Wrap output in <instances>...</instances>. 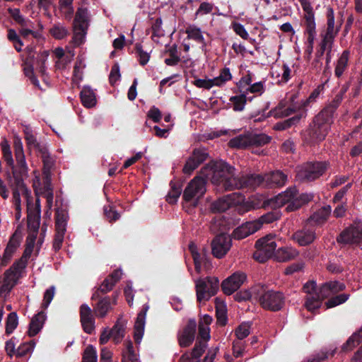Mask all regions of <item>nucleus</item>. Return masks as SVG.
<instances>
[{
  "instance_id": "obj_1",
  "label": "nucleus",
  "mask_w": 362,
  "mask_h": 362,
  "mask_svg": "<svg viewBox=\"0 0 362 362\" xmlns=\"http://www.w3.org/2000/svg\"><path fill=\"white\" fill-rule=\"evenodd\" d=\"M202 174L209 177L211 183L221 189L233 190L247 188L254 189L264 187L263 175L250 174L235 176V169L223 160L211 161L202 170Z\"/></svg>"
},
{
  "instance_id": "obj_2",
  "label": "nucleus",
  "mask_w": 362,
  "mask_h": 362,
  "mask_svg": "<svg viewBox=\"0 0 362 362\" xmlns=\"http://www.w3.org/2000/svg\"><path fill=\"white\" fill-rule=\"evenodd\" d=\"M303 288L306 293L305 307L308 310L313 312L320 308L325 298L343 291L345 285L334 281L327 282L317 288L316 282L310 281L305 284Z\"/></svg>"
},
{
  "instance_id": "obj_3",
  "label": "nucleus",
  "mask_w": 362,
  "mask_h": 362,
  "mask_svg": "<svg viewBox=\"0 0 362 362\" xmlns=\"http://www.w3.org/2000/svg\"><path fill=\"white\" fill-rule=\"evenodd\" d=\"M1 148L4 161L11 169L13 175L20 177L27 176L28 166L25 160L21 139L18 136H15L13 139L16 165L14 164L10 145L6 139H4L1 142Z\"/></svg>"
},
{
  "instance_id": "obj_4",
  "label": "nucleus",
  "mask_w": 362,
  "mask_h": 362,
  "mask_svg": "<svg viewBox=\"0 0 362 362\" xmlns=\"http://www.w3.org/2000/svg\"><path fill=\"white\" fill-rule=\"evenodd\" d=\"M313 199L311 193L299 194L296 187H288L286 191L279 194L268 201V204L273 208L286 206L287 211H293Z\"/></svg>"
},
{
  "instance_id": "obj_5",
  "label": "nucleus",
  "mask_w": 362,
  "mask_h": 362,
  "mask_svg": "<svg viewBox=\"0 0 362 362\" xmlns=\"http://www.w3.org/2000/svg\"><path fill=\"white\" fill-rule=\"evenodd\" d=\"M252 296L258 301L261 307L269 311H279L285 304L283 293L269 289L267 286L257 285L251 290Z\"/></svg>"
},
{
  "instance_id": "obj_6",
  "label": "nucleus",
  "mask_w": 362,
  "mask_h": 362,
  "mask_svg": "<svg viewBox=\"0 0 362 362\" xmlns=\"http://www.w3.org/2000/svg\"><path fill=\"white\" fill-rule=\"evenodd\" d=\"M304 99H300V89L298 88L288 93L286 100L281 101L270 111V114L275 118H283L293 114L300 115L304 112L306 117L307 109L305 105H302Z\"/></svg>"
},
{
  "instance_id": "obj_7",
  "label": "nucleus",
  "mask_w": 362,
  "mask_h": 362,
  "mask_svg": "<svg viewBox=\"0 0 362 362\" xmlns=\"http://www.w3.org/2000/svg\"><path fill=\"white\" fill-rule=\"evenodd\" d=\"M43 162V182L39 176L35 175L33 180V187L37 197H43L47 199V205L50 208L53 204V189L51 184V170L54 165V160L48 154L42 156Z\"/></svg>"
},
{
  "instance_id": "obj_8",
  "label": "nucleus",
  "mask_w": 362,
  "mask_h": 362,
  "mask_svg": "<svg viewBox=\"0 0 362 362\" xmlns=\"http://www.w3.org/2000/svg\"><path fill=\"white\" fill-rule=\"evenodd\" d=\"M321 111L314 119L313 124L303 133L304 141L309 144H315L325 139L332 123V119Z\"/></svg>"
},
{
  "instance_id": "obj_9",
  "label": "nucleus",
  "mask_w": 362,
  "mask_h": 362,
  "mask_svg": "<svg viewBox=\"0 0 362 362\" xmlns=\"http://www.w3.org/2000/svg\"><path fill=\"white\" fill-rule=\"evenodd\" d=\"M90 22V15L86 8H78L73 22V36L71 42L74 47L83 45Z\"/></svg>"
},
{
  "instance_id": "obj_10",
  "label": "nucleus",
  "mask_w": 362,
  "mask_h": 362,
  "mask_svg": "<svg viewBox=\"0 0 362 362\" xmlns=\"http://www.w3.org/2000/svg\"><path fill=\"white\" fill-rule=\"evenodd\" d=\"M326 17L327 28L320 43V50L316 54V59L313 62L315 66H317L318 64H320V66L322 65L319 58L323 55L327 49L332 48L334 40L341 28V24L335 25L334 14L332 8L328 7L327 8Z\"/></svg>"
},
{
  "instance_id": "obj_11",
  "label": "nucleus",
  "mask_w": 362,
  "mask_h": 362,
  "mask_svg": "<svg viewBox=\"0 0 362 362\" xmlns=\"http://www.w3.org/2000/svg\"><path fill=\"white\" fill-rule=\"evenodd\" d=\"M203 167L199 175L194 177L187 185L183 192V199L186 202L190 203L193 206L198 204L199 200L204 196L206 191V181L211 180L202 174Z\"/></svg>"
},
{
  "instance_id": "obj_12",
  "label": "nucleus",
  "mask_w": 362,
  "mask_h": 362,
  "mask_svg": "<svg viewBox=\"0 0 362 362\" xmlns=\"http://www.w3.org/2000/svg\"><path fill=\"white\" fill-rule=\"evenodd\" d=\"M328 167L327 162H308L298 167L296 177L302 182L313 181L322 176Z\"/></svg>"
},
{
  "instance_id": "obj_13",
  "label": "nucleus",
  "mask_w": 362,
  "mask_h": 362,
  "mask_svg": "<svg viewBox=\"0 0 362 362\" xmlns=\"http://www.w3.org/2000/svg\"><path fill=\"white\" fill-rule=\"evenodd\" d=\"M271 138L264 134H240L229 141L232 148H245L252 146H262L268 144Z\"/></svg>"
},
{
  "instance_id": "obj_14",
  "label": "nucleus",
  "mask_w": 362,
  "mask_h": 362,
  "mask_svg": "<svg viewBox=\"0 0 362 362\" xmlns=\"http://www.w3.org/2000/svg\"><path fill=\"white\" fill-rule=\"evenodd\" d=\"M218 279L216 277H206L195 281L197 298L199 303L209 300L218 290Z\"/></svg>"
},
{
  "instance_id": "obj_15",
  "label": "nucleus",
  "mask_w": 362,
  "mask_h": 362,
  "mask_svg": "<svg viewBox=\"0 0 362 362\" xmlns=\"http://www.w3.org/2000/svg\"><path fill=\"white\" fill-rule=\"evenodd\" d=\"M275 235L269 234L265 237L259 239L256 243V251L253 254V257L259 262H264L271 257L274 258L276 252V243L274 240Z\"/></svg>"
},
{
  "instance_id": "obj_16",
  "label": "nucleus",
  "mask_w": 362,
  "mask_h": 362,
  "mask_svg": "<svg viewBox=\"0 0 362 362\" xmlns=\"http://www.w3.org/2000/svg\"><path fill=\"white\" fill-rule=\"evenodd\" d=\"M244 196L238 192H234L219 198L211 205L214 212H223L232 206L241 204L244 202Z\"/></svg>"
},
{
  "instance_id": "obj_17",
  "label": "nucleus",
  "mask_w": 362,
  "mask_h": 362,
  "mask_svg": "<svg viewBox=\"0 0 362 362\" xmlns=\"http://www.w3.org/2000/svg\"><path fill=\"white\" fill-rule=\"evenodd\" d=\"M337 240L346 244L358 245L362 243V223L360 221L354 222L341 233Z\"/></svg>"
},
{
  "instance_id": "obj_18",
  "label": "nucleus",
  "mask_w": 362,
  "mask_h": 362,
  "mask_svg": "<svg viewBox=\"0 0 362 362\" xmlns=\"http://www.w3.org/2000/svg\"><path fill=\"white\" fill-rule=\"evenodd\" d=\"M232 245L231 238L225 233L217 235L211 243L212 254L216 258L223 257Z\"/></svg>"
},
{
  "instance_id": "obj_19",
  "label": "nucleus",
  "mask_w": 362,
  "mask_h": 362,
  "mask_svg": "<svg viewBox=\"0 0 362 362\" xmlns=\"http://www.w3.org/2000/svg\"><path fill=\"white\" fill-rule=\"evenodd\" d=\"M246 280V275L237 272L225 279L221 284L222 290L226 295H230L237 291Z\"/></svg>"
},
{
  "instance_id": "obj_20",
  "label": "nucleus",
  "mask_w": 362,
  "mask_h": 362,
  "mask_svg": "<svg viewBox=\"0 0 362 362\" xmlns=\"http://www.w3.org/2000/svg\"><path fill=\"white\" fill-rule=\"evenodd\" d=\"M30 194V190L28 189L22 181H18L13 192V202L16 209V218L17 220H19L21 216V196L24 197L28 202Z\"/></svg>"
},
{
  "instance_id": "obj_21",
  "label": "nucleus",
  "mask_w": 362,
  "mask_h": 362,
  "mask_svg": "<svg viewBox=\"0 0 362 362\" xmlns=\"http://www.w3.org/2000/svg\"><path fill=\"white\" fill-rule=\"evenodd\" d=\"M208 153L204 149L194 150L192 156L187 159L184 168L183 173L190 175L207 158Z\"/></svg>"
},
{
  "instance_id": "obj_22",
  "label": "nucleus",
  "mask_w": 362,
  "mask_h": 362,
  "mask_svg": "<svg viewBox=\"0 0 362 362\" xmlns=\"http://www.w3.org/2000/svg\"><path fill=\"white\" fill-rule=\"evenodd\" d=\"M80 320L83 331L91 334L95 329V317L92 309L87 304L80 307Z\"/></svg>"
},
{
  "instance_id": "obj_23",
  "label": "nucleus",
  "mask_w": 362,
  "mask_h": 362,
  "mask_svg": "<svg viewBox=\"0 0 362 362\" xmlns=\"http://www.w3.org/2000/svg\"><path fill=\"white\" fill-rule=\"evenodd\" d=\"M210 339V330L207 325L203 322L199 325V336L194 347V354L198 356L202 354L206 348L207 341Z\"/></svg>"
},
{
  "instance_id": "obj_24",
  "label": "nucleus",
  "mask_w": 362,
  "mask_h": 362,
  "mask_svg": "<svg viewBox=\"0 0 362 362\" xmlns=\"http://www.w3.org/2000/svg\"><path fill=\"white\" fill-rule=\"evenodd\" d=\"M305 15V32L307 38L310 41L315 40L316 37V23L315 20V13L311 5L303 8Z\"/></svg>"
},
{
  "instance_id": "obj_25",
  "label": "nucleus",
  "mask_w": 362,
  "mask_h": 362,
  "mask_svg": "<svg viewBox=\"0 0 362 362\" xmlns=\"http://www.w3.org/2000/svg\"><path fill=\"white\" fill-rule=\"evenodd\" d=\"M264 187H281L287 182V175L280 170H276L263 175Z\"/></svg>"
},
{
  "instance_id": "obj_26",
  "label": "nucleus",
  "mask_w": 362,
  "mask_h": 362,
  "mask_svg": "<svg viewBox=\"0 0 362 362\" xmlns=\"http://www.w3.org/2000/svg\"><path fill=\"white\" fill-rule=\"evenodd\" d=\"M196 327L195 320H190L182 332L179 334L178 339L181 346L187 347L192 344L194 339Z\"/></svg>"
},
{
  "instance_id": "obj_27",
  "label": "nucleus",
  "mask_w": 362,
  "mask_h": 362,
  "mask_svg": "<svg viewBox=\"0 0 362 362\" xmlns=\"http://www.w3.org/2000/svg\"><path fill=\"white\" fill-rule=\"evenodd\" d=\"M259 229V223L252 221L242 224L235 228L233 233V235L235 239L241 240L255 233Z\"/></svg>"
},
{
  "instance_id": "obj_28",
  "label": "nucleus",
  "mask_w": 362,
  "mask_h": 362,
  "mask_svg": "<svg viewBox=\"0 0 362 362\" xmlns=\"http://www.w3.org/2000/svg\"><path fill=\"white\" fill-rule=\"evenodd\" d=\"M21 242V236L18 232H15L11 237L4 252V263H8L18 250Z\"/></svg>"
},
{
  "instance_id": "obj_29",
  "label": "nucleus",
  "mask_w": 362,
  "mask_h": 362,
  "mask_svg": "<svg viewBox=\"0 0 362 362\" xmlns=\"http://www.w3.org/2000/svg\"><path fill=\"white\" fill-rule=\"evenodd\" d=\"M40 224V210L31 212L28 209V227L30 230L29 238L32 240H35Z\"/></svg>"
},
{
  "instance_id": "obj_30",
  "label": "nucleus",
  "mask_w": 362,
  "mask_h": 362,
  "mask_svg": "<svg viewBox=\"0 0 362 362\" xmlns=\"http://www.w3.org/2000/svg\"><path fill=\"white\" fill-rule=\"evenodd\" d=\"M127 320L120 316L116 321L115 325L110 329L112 339L115 344L122 341L125 336L127 328Z\"/></svg>"
},
{
  "instance_id": "obj_31",
  "label": "nucleus",
  "mask_w": 362,
  "mask_h": 362,
  "mask_svg": "<svg viewBox=\"0 0 362 362\" xmlns=\"http://www.w3.org/2000/svg\"><path fill=\"white\" fill-rule=\"evenodd\" d=\"M146 311L147 308L138 314L134 324V338L135 342L138 344L141 343L144 336Z\"/></svg>"
},
{
  "instance_id": "obj_32",
  "label": "nucleus",
  "mask_w": 362,
  "mask_h": 362,
  "mask_svg": "<svg viewBox=\"0 0 362 362\" xmlns=\"http://www.w3.org/2000/svg\"><path fill=\"white\" fill-rule=\"evenodd\" d=\"M25 269V268H21V265L15 262L13 265L5 272L4 279L15 286L22 277Z\"/></svg>"
},
{
  "instance_id": "obj_33",
  "label": "nucleus",
  "mask_w": 362,
  "mask_h": 362,
  "mask_svg": "<svg viewBox=\"0 0 362 362\" xmlns=\"http://www.w3.org/2000/svg\"><path fill=\"white\" fill-rule=\"evenodd\" d=\"M294 240L302 246L311 243L315 238V233L313 228H305L293 235Z\"/></svg>"
},
{
  "instance_id": "obj_34",
  "label": "nucleus",
  "mask_w": 362,
  "mask_h": 362,
  "mask_svg": "<svg viewBox=\"0 0 362 362\" xmlns=\"http://www.w3.org/2000/svg\"><path fill=\"white\" fill-rule=\"evenodd\" d=\"M121 270L114 271L109 276H107L102 283L99 288V291L102 293H106L111 291L115 284L120 279L122 276Z\"/></svg>"
},
{
  "instance_id": "obj_35",
  "label": "nucleus",
  "mask_w": 362,
  "mask_h": 362,
  "mask_svg": "<svg viewBox=\"0 0 362 362\" xmlns=\"http://www.w3.org/2000/svg\"><path fill=\"white\" fill-rule=\"evenodd\" d=\"M46 318L43 311L39 312L31 320L28 329V334L30 337L36 335L42 329Z\"/></svg>"
},
{
  "instance_id": "obj_36",
  "label": "nucleus",
  "mask_w": 362,
  "mask_h": 362,
  "mask_svg": "<svg viewBox=\"0 0 362 362\" xmlns=\"http://www.w3.org/2000/svg\"><path fill=\"white\" fill-rule=\"evenodd\" d=\"M298 255V251L291 247L279 248L275 254L274 259L278 262H286L294 259Z\"/></svg>"
},
{
  "instance_id": "obj_37",
  "label": "nucleus",
  "mask_w": 362,
  "mask_h": 362,
  "mask_svg": "<svg viewBox=\"0 0 362 362\" xmlns=\"http://www.w3.org/2000/svg\"><path fill=\"white\" fill-rule=\"evenodd\" d=\"M189 250L193 257L195 269L198 273L202 271V264L205 259V252L202 249V252H200L197 245L194 243H191L189 245Z\"/></svg>"
},
{
  "instance_id": "obj_38",
  "label": "nucleus",
  "mask_w": 362,
  "mask_h": 362,
  "mask_svg": "<svg viewBox=\"0 0 362 362\" xmlns=\"http://www.w3.org/2000/svg\"><path fill=\"white\" fill-rule=\"evenodd\" d=\"M80 95L81 103L84 107L90 108L96 105L95 93L90 87H83Z\"/></svg>"
},
{
  "instance_id": "obj_39",
  "label": "nucleus",
  "mask_w": 362,
  "mask_h": 362,
  "mask_svg": "<svg viewBox=\"0 0 362 362\" xmlns=\"http://www.w3.org/2000/svg\"><path fill=\"white\" fill-rule=\"evenodd\" d=\"M187 38L190 40H193L197 43L202 44V45H205V40L203 35V33L200 28H198L195 25H189L185 30Z\"/></svg>"
},
{
  "instance_id": "obj_40",
  "label": "nucleus",
  "mask_w": 362,
  "mask_h": 362,
  "mask_svg": "<svg viewBox=\"0 0 362 362\" xmlns=\"http://www.w3.org/2000/svg\"><path fill=\"white\" fill-rule=\"evenodd\" d=\"M122 362H140L131 341L124 342V348L122 351Z\"/></svg>"
},
{
  "instance_id": "obj_41",
  "label": "nucleus",
  "mask_w": 362,
  "mask_h": 362,
  "mask_svg": "<svg viewBox=\"0 0 362 362\" xmlns=\"http://www.w3.org/2000/svg\"><path fill=\"white\" fill-rule=\"evenodd\" d=\"M94 312L98 317H105L109 310H111L110 300L108 297H105L99 300V302L93 308Z\"/></svg>"
},
{
  "instance_id": "obj_42",
  "label": "nucleus",
  "mask_w": 362,
  "mask_h": 362,
  "mask_svg": "<svg viewBox=\"0 0 362 362\" xmlns=\"http://www.w3.org/2000/svg\"><path fill=\"white\" fill-rule=\"evenodd\" d=\"M49 56V52L44 50L41 52L37 57L36 62L34 64L36 71H37L42 77L47 74L46 62Z\"/></svg>"
},
{
  "instance_id": "obj_43",
  "label": "nucleus",
  "mask_w": 362,
  "mask_h": 362,
  "mask_svg": "<svg viewBox=\"0 0 362 362\" xmlns=\"http://www.w3.org/2000/svg\"><path fill=\"white\" fill-rule=\"evenodd\" d=\"M331 211L332 208L329 205L322 206L313 214L310 221H313L317 224H321L327 219Z\"/></svg>"
},
{
  "instance_id": "obj_44",
  "label": "nucleus",
  "mask_w": 362,
  "mask_h": 362,
  "mask_svg": "<svg viewBox=\"0 0 362 362\" xmlns=\"http://www.w3.org/2000/svg\"><path fill=\"white\" fill-rule=\"evenodd\" d=\"M349 58V52L347 50L344 51L339 57L334 69V74L337 77L339 78L346 70Z\"/></svg>"
},
{
  "instance_id": "obj_45",
  "label": "nucleus",
  "mask_w": 362,
  "mask_h": 362,
  "mask_svg": "<svg viewBox=\"0 0 362 362\" xmlns=\"http://www.w3.org/2000/svg\"><path fill=\"white\" fill-rule=\"evenodd\" d=\"M303 118H305L304 112L300 115L295 114V116L291 118H288L282 122H277L274 125V129L276 130H285L293 125L297 124Z\"/></svg>"
},
{
  "instance_id": "obj_46",
  "label": "nucleus",
  "mask_w": 362,
  "mask_h": 362,
  "mask_svg": "<svg viewBox=\"0 0 362 362\" xmlns=\"http://www.w3.org/2000/svg\"><path fill=\"white\" fill-rule=\"evenodd\" d=\"M344 93L345 90H341L339 93H337L335 95L332 103L322 110L326 111V115H327V116H329V117H330L331 119H333V115L335 112V110L341 103Z\"/></svg>"
},
{
  "instance_id": "obj_47",
  "label": "nucleus",
  "mask_w": 362,
  "mask_h": 362,
  "mask_svg": "<svg viewBox=\"0 0 362 362\" xmlns=\"http://www.w3.org/2000/svg\"><path fill=\"white\" fill-rule=\"evenodd\" d=\"M216 317L218 322L224 325L227 322V309L224 302L216 298L215 300Z\"/></svg>"
},
{
  "instance_id": "obj_48",
  "label": "nucleus",
  "mask_w": 362,
  "mask_h": 362,
  "mask_svg": "<svg viewBox=\"0 0 362 362\" xmlns=\"http://www.w3.org/2000/svg\"><path fill=\"white\" fill-rule=\"evenodd\" d=\"M228 105L235 111H242L246 104V96L243 94L234 95L230 98Z\"/></svg>"
},
{
  "instance_id": "obj_49",
  "label": "nucleus",
  "mask_w": 362,
  "mask_h": 362,
  "mask_svg": "<svg viewBox=\"0 0 362 362\" xmlns=\"http://www.w3.org/2000/svg\"><path fill=\"white\" fill-rule=\"evenodd\" d=\"M231 79L232 74L230 73V69L225 67L220 71V74L217 77H214L213 78V81L215 83L216 86L221 87L224 86L226 82L230 81Z\"/></svg>"
},
{
  "instance_id": "obj_50",
  "label": "nucleus",
  "mask_w": 362,
  "mask_h": 362,
  "mask_svg": "<svg viewBox=\"0 0 362 362\" xmlns=\"http://www.w3.org/2000/svg\"><path fill=\"white\" fill-rule=\"evenodd\" d=\"M35 241V240H32V238H27V247L24 251V253L23 256L18 261H16V262L21 265V268H25L27 266L28 259H29L33 251Z\"/></svg>"
},
{
  "instance_id": "obj_51",
  "label": "nucleus",
  "mask_w": 362,
  "mask_h": 362,
  "mask_svg": "<svg viewBox=\"0 0 362 362\" xmlns=\"http://www.w3.org/2000/svg\"><path fill=\"white\" fill-rule=\"evenodd\" d=\"M362 341V327L358 332L354 333L343 345L342 349L344 351L351 350Z\"/></svg>"
},
{
  "instance_id": "obj_52",
  "label": "nucleus",
  "mask_w": 362,
  "mask_h": 362,
  "mask_svg": "<svg viewBox=\"0 0 362 362\" xmlns=\"http://www.w3.org/2000/svg\"><path fill=\"white\" fill-rule=\"evenodd\" d=\"M68 213L64 210H57L56 214L55 229L66 230Z\"/></svg>"
},
{
  "instance_id": "obj_53",
  "label": "nucleus",
  "mask_w": 362,
  "mask_h": 362,
  "mask_svg": "<svg viewBox=\"0 0 362 362\" xmlns=\"http://www.w3.org/2000/svg\"><path fill=\"white\" fill-rule=\"evenodd\" d=\"M170 190L166 196V201L170 204H175L180 197L182 189L179 185H176L173 181L170 182Z\"/></svg>"
},
{
  "instance_id": "obj_54",
  "label": "nucleus",
  "mask_w": 362,
  "mask_h": 362,
  "mask_svg": "<svg viewBox=\"0 0 362 362\" xmlns=\"http://www.w3.org/2000/svg\"><path fill=\"white\" fill-rule=\"evenodd\" d=\"M152 29V40L154 42H158L159 39L163 37L165 31L162 28V21L160 18H157L151 26Z\"/></svg>"
},
{
  "instance_id": "obj_55",
  "label": "nucleus",
  "mask_w": 362,
  "mask_h": 362,
  "mask_svg": "<svg viewBox=\"0 0 362 362\" xmlns=\"http://www.w3.org/2000/svg\"><path fill=\"white\" fill-rule=\"evenodd\" d=\"M324 90V84L318 85L310 93L309 97L304 100L302 105H305V109L308 110L309 107L311 106V104L315 103L316 100L319 98L320 95Z\"/></svg>"
},
{
  "instance_id": "obj_56",
  "label": "nucleus",
  "mask_w": 362,
  "mask_h": 362,
  "mask_svg": "<svg viewBox=\"0 0 362 362\" xmlns=\"http://www.w3.org/2000/svg\"><path fill=\"white\" fill-rule=\"evenodd\" d=\"M49 32L50 34L57 40L63 39L69 34L68 29L60 23L54 25Z\"/></svg>"
},
{
  "instance_id": "obj_57",
  "label": "nucleus",
  "mask_w": 362,
  "mask_h": 362,
  "mask_svg": "<svg viewBox=\"0 0 362 362\" xmlns=\"http://www.w3.org/2000/svg\"><path fill=\"white\" fill-rule=\"evenodd\" d=\"M23 127L28 146L29 148L36 147L37 146V141L32 128L29 125L25 124L23 125Z\"/></svg>"
},
{
  "instance_id": "obj_58",
  "label": "nucleus",
  "mask_w": 362,
  "mask_h": 362,
  "mask_svg": "<svg viewBox=\"0 0 362 362\" xmlns=\"http://www.w3.org/2000/svg\"><path fill=\"white\" fill-rule=\"evenodd\" d=\"M98 355L95 348L92 345H88L84 350L82 362H97Z\"/></svg>"
},
{
  "instance_id": "obj_59",
  "label": "nucleus",
  "mask_w": 362,
  "mask_h": 362,
  "mask_svg": "<svg viewBox=\"0 0 362 362\" xmlns=\"http://www.w3.org/2000/svg\"><path fill=\"white\" fill-rule=\"evenodd\" d=\"M18 324V316L16 313H11L8 314L6 323V333L11 334L14 329L17 327Z\"/></svg>"
},
{
  "instance_id": "obj_60",
  "label": "nucleus",
  "mask_w": 362,
  "mask_h": 362,
  "mask_svg": "<svg viewBox=\"0 0 362 362\" xmlns=\"http://www.w3.org/2000/svg\"><path fill=\"white\" fill-rule=\"evenodd\" d=\"M7 37L8 40L13 44L14 48L17 52H21L22 50L23 44L16 30L13 29H9L8 30Z\"/></svg>"
},
{
  "instance_id": "obj_61",
  "label": "nucleus",
  "mask_w": 362,
  "mask_h": 362,
  "mask_svg": "<svg viewBox=\"0 0 362 362\" xmlns=\"http://www.w3.org/2000/svg\"><path fill=\"white\" fill-rule=\"evenodd\" d=\"M279 214L277 212H269L262 215L259 218L253 221L259 223V228L264 223H271L279 218Z\"/></svg>"
},
{
  "instance_id": "obj_62",
  "label": "nucleus",
  "mask_w": 362,
  "mask_h": 362,
  "mask_svg": "<svg viewBox=\"0 0 362 362\" xmlns=\"http://www.w3.org/2000/svg\"><path fill=\"white\" fill-rule=\"evenodd\" d=\"M35 345V343L33 341L22 344L16 349V356L21 357L30 354L33 351Z\"/></svg>"
},
{
  "instance_id": "obj_63",
  "label": "nucleus",
  "mask_w": 362,
  "mask_h": 362,
  "mask_svg": "<svg viewBox=\"0 0 362 362\" xmlns=\"http://www.w3.org/2000/svg\"><path fill=\"white\" fill-rule=\"evenodd\" d=\"M250 333V324L248 322L242 323L235 330L237 339L243 340Z\"/></svg>"
},
{
  "instance_id": "obj_64",
  "label": "nucleus",
  "mask_w": 362,
  "mask_h": 362,
  "mask_svg": "<svg viewBox=\"0 0 362 362\" xmlns=\"http://www.w3.org/2000/svg\"><path fill=\"white\" fill-rule=\"evenodd\" d=\"M54 294L55 287L54 286H50L45 291L43 300L41 305L43 309H47L48 308L54 296Z\"/></svg>"
}]
</instances>
